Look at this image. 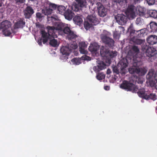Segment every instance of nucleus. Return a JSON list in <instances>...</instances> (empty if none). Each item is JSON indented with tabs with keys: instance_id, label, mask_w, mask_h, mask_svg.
<instances>
[{
	"instance_id": "41",
	"label": "nucleus",
	"mask_w": 157,
	"mask_h": 157,
	"mask_svg": "<svg viewBox=\"0 0 157 157\" xmlns=\"http://www.w3.org/2000/svg\"><path fill=\"white\" fill-rule=\"evenodd\" d=\"M79 48H85L87 47V45L85 42H82L79 43Z\"/></svg>"
},
{
	"instance_id": "12",
	"label": "nucleus",
	"mask_w": 157,
	"mask_h": 157,
	"mask_svg": "<svg viewBox=\"0 0 157 157\" xmlns=\"http://www.w3.org/2000/svg\"><path fill=\"white\" fill-rule=\"evenodd\" d=\"M63 33L67 34V38L69 40L75 39L77 36L74 32L72 31L68 27H65L63 29Z\"/></svg>"
},
{
	"instance_id": "53",
	"label": "nucleus",
	"mask_w": 157,
	"mask_h": 157,
	"mask_svg": "<svg viewBox=\"0 0 157 157\" xmlns=\"http://www.w3.org/2000/svg\"><path fill=\"white\" fill-rule=\"evenodd\" d=\"M2 4L0 2V7L2 6Z\"/></svg>"
},
{
	"instance_id": "5",
	"label": "nucleus",
	"mask_w": 157,
	"mask_h": 157,
	"mask_svg": "<svg viewBox=\"0 0 157 157\" xmlns=\"http://www.w3.org/2000/svg\"><path fill=\"white\" fill-rule=\"evenodd\" d=\"M77 48V46L72 44H69L67 46H63L60 49V52L62 54V57L65 59L68 58L67 56L70 54L72 50Z\"/></svg>"
},
{
	"instance_id": "49",
	"label": "nucleus",
	"mask_w": 157,
	"mask_h": 157,
	"mask_svg": "<svg viewBox=\"0 0 157 157\" xmlns=\"http://www.w3.org/2000/svg\"><path fill=\"white\" fill-rule=\"evenodd\" d=\"M111 73V71L110 69H108L107 71V74H109Z\"/></svg>"
},
{
	"instance_id": "20",
	"label": "nucleus",
	"mask_w": 157,
	"mask_h": 157,
	"mask_svg": "<svg viewBox=\"0 0 157 157\" xmlns=\"http://www.w3.org/2000/svg\"><path fill=\"white\" fill-rule=\"evenodd\" d=\"M86 19L88 20V22H90V23L94 25H95L99 23L98 19L94 15H88Z\"/></svg>"
},
{
	"instance_id": "38",
	"label": "nucleus",
	"mask_w": 157,
	"mask_h": 157,
	"mask_svg": "<svg viewBox=\"0 0 157 157\" xmlns=\"http://www.w3.org/2000/svg\"><path fill=\"white\" fill-rule=\"evenodd\" d=\"M133 42L136 44L140 45L143 43L144 41L141 39H136L135 40L133 41Z\"/></svg>"
},
{
	"instance_id": "18",
	"label": "nucleus",
	"mask_w": 157,
	"mask_h": 157,
	"mask_svg": "<svg viewBox=\"0 0 157 157\" xmlns=\"http://www.w3.org/2000/svg\"><path fill=\"white\" fill-rule=\"evenodd\" d=\"M157 53V51L153 47H148L146 52V55L149 57H151L155 55Z\"/></svg>"
},
{
	"instance_id": "10",
	"label": "nucleus",
	"mask_w": 157,
	"mask_h": 157,
	"mask_svg": "<svg viewBox=\"0 0 157 157\" xmlns=\"http://www.w3.org/2000/svg\"><path fill=\"white\" fill-rule=\"evenodd\" d=\"M136 10V7L134 6L130 5L128 6L127 11V14L129 19L134 18L136 16L135 11Z\"/></svg>"
},
{
	"instance_id": "35",
	"label": "nucleus",
	"mask_w": 157,
	"mask_h": 157,
	"mask_svg": "<svg viewBox=\"0 0 157 157\" xmlns=\"http://www.w3.org/2000/svg\"><path fill=\"white\" fill-rule=\"evenodd\" d=\"M84 25V28L86 30L89 29L93 25L90 23V22H88V20L87 19L86 21H85Z\"/></svg>"
},
{
	"instance_id": "3",
	"label": "nucleus",
	"mask_w": 157,
	"mask_h": 157,
	"mask_svg": "<svg viewBox=\"0 0 157 157\" xmlns=\"http://www.w3.org/2000/svg\"><path fill=\"white\" fill-rule=\"evenodd\" d=\"M131 60L130 57H126L125 58L121 59L118 63V66L120 69V73L121 74H125L127 72V67Z\"/></svg>"
},
{
	"instance_id": "28",
	"label": "nucleus",
	"mask_w": 157,
	"mask_h": 157,
	"mask_svg": "<svg viewBox=\"0 0 157 157\" xmlns=\"http://www.w3.org/2000/svg\"><path fill=\"white\" fill-rule=\"evenodd\" d=\"M66 8L63 6H58L57 8V12L62 15H63L66 11Z\"/></svg>"
},
{
	"instance_id": "31",
	"label": "nucleus",
	"mask_w": 157,
	"mask_h": 157,
	"mask_svg": "<svg viewBox=\"0 0 157 157\" xmlns=\"http://www.w3.org/2000/svg\"><path fill=\"white\" fill-rule=\"evenodd\" d=\"M47 4L48 6V8L51 10L52 11L53 10H55L57 8L58 6L56 4L49 2H47Z\"/></svg>"
},
{
	"instance_id": "22",
	"label": "nucleus",
	"mask_w": 157,
	"mask_h": 157,
	"mask_svg": "<svg viewBox=\"0 0 157 157\" xmlns=\"http://www.w3.org/2000/svg\"><path fill=\"white\" fill-rule=\"evenodd\" d=\"M130 35L134 37H140L143 35V30L141 29L138 31L132 29L130 31Z\"/></svg>"
},
{
	"instance_id": "15",
	"label": "nucleus",
	"mask_w": 157,
	"mask_h": 157,
	"mask_svg": "<svg viewBox=\"0 0 157 157\" xmlns=\"http://www.w3.org/2000/svg\"><path fill=\"white\" fill-rule=\"evenodd\" d=\"M96 4H98L97 8L99 16L102 17L106 16L107 14V10L100 2H98Z\"/></svg>"
},
{
	"instance_id": "21",
	"label": "nucleus",
	"mask_w": 157,
	"mask_h": 157,
	"mask_svg": "<svg viewBox=\"0 0 157 157\" xmlns=\"http://www.w3.org/2000/svg\"><path fill=\"white\" fill-rule=\"evenodd\" d=\"M25 19L23 18L18 19L17 22L14 24L15 27L17 28H22L25 26Z\"/></svg>"
},
{
	"instance_id": "52",
	"label": "nucleus",
	"mask_w": 157,
	"mask_h": 157,
	"mask_svg": "<svg viewBox=\"0 0 157 157\" xmlns=\"http://www.w3.org/2000/svg\"><path fill=\"white\" fill-rule=\"evenodd\" d=\"M4 0H0V2L3 4V2H4Z\"/></svg>"
},
{
	"instance_id": "4",
	"label": "nucleus",
	"mask_w": 157,
	"mask_h": 157,
	"mask_svg": "<svg viewBox=\"0 0 157 157\" xmlns=\"http://www.w3.org/2000/svg\"><path fill=\"white\" fill-rule=\"evenodd\" d=\"M63 25L60 23L58 24L56 28L50 26H48L47 27L48 34L50 36L54 38L57 37L58 31L63 30Z\"/></svg>"
},
{
	"instance_id": "37",
	"label": "nucleus",
	"mask_w": 157,
	"mask_h": 157,
	"mask_svg": "<svg viewBox=\"0 0 157 157\" xmlns=\"http://www.w3.org/2000/svg\"><path fill=\"white\" fill-rule=\"evenodd\" d=\"M113 72L116 74H118L119 73H120V69L118 66V64L117 66L113 67Z\"/></svg>"
},
{
	"instance_id": "19",
	"label": "nucleus",
	"mask_w": 157,
	"mask_h": 157,
	"mask_svg": "<svg viewBox=\"0 0 157 157\" xmlns=\"http://www.w3.org/2000/svg\"><path fill=\"white\" fill-rule=\"evenodd\" d=\"M147 41L150 45H153L157 43V36L155 35L149 36L147 38Z\"/></svg>"
},
{
	"instance_id": "33",
	"label": "nucleus",
	"mask_w": 157,
	"mask_h": 157,
	"mask_svg": "<svg viewBox=\"0 0 157 157\" xmlns=\"http://www.w3.org/2000/svg\"><path fill=\"white\" fill-rule=\"evenodd\" d=\"M42 12L43 13H44L45 15H47V16H50V15L52 13V10L50 9L49 8L48 9L45 8L43 9L42 10Z\"/></svg>"
},
{
	"instance_id": "36",
	"label": "nucleus",
	"mask_w": 157,
	"mask_h": 157,
	"mask_svg": "<svg viewBox=\"0 0 157 157\" xmlns=\"http://www.w3.org/2000/svg\"><path fill=\"white\" fill-rule=\"evenodd\" d=\"M49 44L51 46L54 47H56L58 46L57 40L54 39L51 40H50Z\"/></svg>"
},
{
	"instance_id": "27",
	"label": "nucleus",
	"mask_w": 157,
	"mask_h": 157,
	"mask_svg": "<svg viewBox=\"0 0 157 157\" xmlns=\"http://www.w3.org/2000/svg\"><path fill=\"white\" fill-rule=\"evenodd\" d=\"M136 10L138 13L139 15L140 16H143L145 14L146 10L144 7L140 6H138L136 9Z\"/></svg>"
},
{
	"instance_id": "42",
	"label": "nucleus",
	"mask_w": 157,
	"mask_h": 157,
	"mask_svg": "<svg viewBox=\"0 0 157 157\" xmlns=\"http://www.w3.org/2000/svg\"><path fill=\"white\" fill-rule=\"evenodd\" d=\"M81 59L82 60H90L91 59V58L90 57H89L86 55H84L82 56Z\"/></svg>"
},
{
	"instance_id": "30",
	"label": "nucleus",
	"mask_w": 157,
	"mask_h": 157,
	"mask_svg": "<svg viewBox=\"0 0 157 157\" xmlns=\"http://www.w3.org/2000/svg\"><path fill=\"white\" fill-rule=\"evenodd\" d=\"M47 22L49 24L53 25L55 23V21L56 20V18L51 16H48L47 17Z\"/></svg>"
},
{
	"instance_id": "45",
	"label": "nucleus",
	"mask_w": 157,
	"mask_h": 157,
	"mask_svg": "<svg viewBox=\"0 0 157 157\" xmlns=\"http://www.w3.org/2000/svg\"><path fill=\"white\" fill-rule=\"evenodd\" d=\"M132 50L135 52H138L139 51V49L137 47L134 46L132 47Z\"/></svg>"
},
{
	"instance_id": "34",
	"label": "nucleus",
	"mask_w": 157,
	"mask_h": 157,
	"mask_svg": "<svg viewBox=\"0 0 157 157\" xmlns=\"http://www.w3.org/2000/svg\"><path fill=\"white\" fill-rule=\"evenodd\" d=\"M113 2L116 3L117 5L121 6H123L124 2L126 3L127 2V0H113Z\"/></svg>"
},
{
	"instance_id": "32",
	"label": "nucleus",
	"mask_w": 157,
	"mask_h": 157,
	"mask_svg": "<svg viewBox=\"0 0 157 157\" xmlns=\"http://www.w3.org/2000/svg\"><path fill=\"white\" fill-rule=\"evenodd\" d=\"M105 75L103 72H99L97 74L96 77L97 79L99 81L104 79Z\"/></svg>"
},
{
	"instance_id": "8",
	"label": "nucleus",
	"mask_w": 157,
	"mask_h": 157,
	"mask_svg": "<svg viewBox=\"0 0 157 157\" xmlns=\"http://www.w3.org/2000/svg\"><path fill=\"white\" fill-rule=\"evenodd\" d=\"M77 3L73 4L71 7L72 11L78 12L81 8L86 7L87 5L86 0H76Z\"/></svg>"
},
{
	"instance_id": "50",
	"label": "nucleus",
	"mask_w": 157,
	"mask_h": 157,
	"mask_svg": "<svg viewBox=\"0 0 157 157\" xmlns=\"http://www.w3.org/2000/svg\"><path fill=\"white\" fill-rule=\"evenodd\" d=\"M134 3L136 4L140 2V0H133Z\"/></svg>"
},
{
	"instance_id": "44",
	"label": "nucleus",
	"mask_w": 157,
	"mask_h": 157,
	"mask_svg": "<svg viewBox=\"0 0 157 157\" xmlns=\"http://www.w3.org/2000/svg\"><path fill=\"white\" fill-rule=\"evenodd\" d=\"M136 22L137 24H140L142 22V19L140 17H138L136 19Z\"/></svg>"
},
{
	"instance_id": "43",
	"label": "nucleus",
	"mask_w": 157,
	"mask_h": 157,
	"mask_svg": "<svg viewBox=\"0 0 157 157\" xmlns=\"http://www.w3.org/2000/svg\"><path fill=\"white\" fill-rule=\"evenodd\" d=\"M146 1L149 6L152 5L155 3V0H146Z\"/></svg>"
},
{
	"instance_id": "51",
	"label": "nucleus",
	"mask_w": 157,
	"mask_h": 157,
	"mask_svg": "<svg viewBox=\"0 0 157 157\" xmlns=\"http://www.w3.org/2000/svg\"><path fill=\"white\" fill-rule=\"evenodd\" d=\"M104 89L106 90H108L109 89V87L108 86H106L105 87Z\"/></svg>"
},
{
	"instance_id": "1",
	"label": "nucleus",
	"mask_w": 157,
	"mask_h": 157,
	"mask_svg": "<svg viewBox=\"0 0 157 157\" xmlns=\"http://www.w3.org/2000/svg\"><path fill=\"white\" fill-rule=\"evenodd\" d=\"M120 87L127 91L137 93L139 97L146 100L152 99L154 101L156 99L155 94L150 93L149 91L146 92L144 88L139 90L135 84L126 80L123 82L120 85Z\"/></svg>"
},
{
	"instance_id": "14",
	"label": "nucleus",
	"mask_w": 157,
	"mask_h": 157,
	"mask_svg": "<svg viewBox=\"0 0 157 157\" xmlns=\"http://www.w3.org/2000/svg\"><path fill=\"white\" fill-rule=\"evenodd\" d=\"M97 62L98 65L97 66H94L93 68V70L97 74L99 73L98 72L106 68V64L102 61H98Z\"/></svg>"
},
{
	"instance_id": "17",
	"label": "nucleus",
	"mask_w": 157,
	"mask_h": 157,
	"mask_svg": "<svg viewBox=\"0 0 157 157\" xmlns=\"http://www.w3.org/2000/svg\"><path fill=\"white\" fill-rule=\"evenodd\" d=\"M146 78L147 79L149 80H157V71H155L151 69L146 75Z\"/></svg>"
},
{
	"instance_id": "29",
	"label": "nucleus",
	"mask_w": 157,
	"mask_h": 157,
	"mask_svg": "<svg viewBox=\"0 0 157 157\" xmlns=\"http://www.w3.org/2000/svg\"><path fill=\"white\" fill-rule=\"evenodd\" d=\"M149 16L154 18H157V11L155 10H150L148 12Z\"/></svg>"
},
{
	"instance_id": "24",
	"label": "nucleus",
	"mask_w": 157,
	"mask_h": 157,
	"mask_svg": "<svg viewBox=\"0 0 157 157\" xmlns=\"http://www.w3.org/2000/svg\"><path fill=\"white\" fill-rule=\"evenodd\" d=\"M99 46L96 43L90 44L89 48V50L91 52L95 53L99 49Z\"/></svg>"
},
{
	"instance_id": "48",
	"label": "nucleus",
	"mask_w": 157,
	"mask_h": 157,
	"mask_svg": "<svg viewBox=\"0 0 157 157\" xmlns=\"http://www.w3.org/2000/svg\"><path fill=\"white\" fill-rule=\"evenodd\" d=\"M117 36H118V35H117V33H114L113 34V38L114 39H117Z\"/></svg>"
},
{
	"instance_id": "39",
	"label": "nucleus",
	"mask_w": 157,
	"mask_h": 157,
	"mask_svg": "<svg viewBox=\"0 0 157 157\" xmlns=\"http://www.w3.org/2000/svg\"><path fill=\"white\" fill-rule=\"evenodd\" d=\"M149 80V84L151 86H155L156 82H157V80L155 79H152Z\"/></svg>"
},
{
	"instance_id": "7",
	"label": "nucleus",
	"mask_w": 157,
	"mask_h": 157,
	"mask_svg": "<svg viewBox=\"0 0 157 157\" xmlns=\"http://www.w3.org/2000/svg\"><path fill=\"white\" fill-rule=\"evenodd\" d=\"M11 24L10 23L7 21H3L0 24V29H2L3 34L6 36H9L11 33L10 29Z\"/></svg>"
},
{
	"instance_id": "47",
	"label": "nucleus",
	"mask_w": 157,
	"mask_h": 157,
	"mask_svg": "<svg viewBox=\"0 0 157 157\" xmlns=\"http://www.w3.org/2000/svg\"><path fill=\"white\" fill-rule=\"evenodd\" d=\"M36 17L37 18H41L43 17V16L41 13L38 12L36 14Z\"/></svg>"
},
{
	"instance_id": "16",
	"label": "nucleus",
	"mask_w": 157,
	"mask_h": 157,
	"mask_svg": "<svg viewBox=\"0 0 157 157\" xmlns=\"http://www.w3.org/2000/svg\"><path fill=\"white\" fill-rule=\"evenodd\" d=\"M34 13V11L32 7L29 6H27L24 10V15L25 18H30Z\"/></svg>"
},
{
	"instance_id": "13",
	"label": "nucleus",
	"mask_w": 157,
	"mask_h": 157,
	"mask_svg": "<svg viewBox=\"0 0 157 157\" xmlns=\"http://www.w3.org/2000/svg\"><path fill=\"white\" fill-rule=\"evenodd\" d=\"M117 22L120 25H123L126 23L127 17L123 14H118L115 17Z\"/></svg>"
},
{
	"instance_id": "46",
	"label": "nucleus",
	"mask_w": 157,
	"mask_h": 157,
	"mask_svg": "<svg viewBox=\"0 0 157 157\" xmlns=\"http://www.w3.org/2000/svg\"><path fill=\"white\" fill-rule=\"evenodd\" d=\"M84 49V48H79V51L81 53L85 54L87 53V52Z\"/></svg>"
},
{
	"instance_id": "11",
	"label": "nucleus",
	"mask_w": 157,
	"mask_h": 157,
	"mask_svg": "<svg viewBox=\"0 0 157 157\" xmlns=\"http://www.w3.org/2000/svg\"><path fill=\"white\" fill-rule=\"evenodd\" d=\"M41 38L38 40L37 43L40 46L42 45V42L44 44H45L48 41L49 39V36L45 30H42L41 31Z\"/></svg>"
},
{
	"instance_id": "23",
	"label": "nucleus",
	"mask_w": 157,
	"mask_h": 157,
	"mask_svg": "<svg viewBox=\"0 0 157 157\" xmlns=\"http://www.w3.org/2000/svg\"><path fill=\"white\" fill-rule=\"evenodd\" d=\"M63 15L66 19L68 20H70L73 17L75 14L72 10L69 9H67Z\"/></svg>"
},
{
	"instance_id": "2",
	"label": "nucleus",
	"mask_w": 157,
	"mask_h": 157,
	"mask_svg": "<svg viewBox=\"0 0 157 157\" xmlns=\"http://www.w3.org/2000/svg\"><path fill=\"white\" fill-rule=\"evenodd\" d=\"M143 63L141 61L134 59L132 66L128 69L129 72L131 74H136L141 76L145 75L147 71L146 69L144 67H139Z\"/></svg>"
},
{
	"instance_id": "6",
	"label": "nucleus",
	"mask_w": 157,
	"mask_h": 157,
	"mask_svg": "<svg viewBox=\"0 0 157 157\" xmlns=\"http://www.w3.org/2000/svg\"><path fill=\"white\" fill-rule=\"evenodd\" d=\"M100 54L103 57H105L107 59V62H106L108 64H110L111 63V58L114 57L117 55V52L110 51L108 49L101 50Z\"/></svg>"
},
{
	"instance_id": "25",
	"label": "nucleus",
	"mask_w": 157,
	"mask_h": 157,
	"mask_svg": "<svg viewBox=\"0 0 157 157\" xmlns=\"http://www.w3.org/2000/svg\"><path fill=\"white\" fill-rule=\"evenodd\" d=\"M73 20L77 25H81L83 22L82 16L81 15H76L73 18Z\"/></svg>"
},
{
	"instance_id": "40",
	"label": "nucleus",
	"mask_w": 157,
	"mask_h": 157,
	"mask_svg": "<svg viewBox=\"0 0 157 157\" xmlns=\"http://www.w3.org/2000/svg\"><path fill=\"white\" fill-rule=\"evenodd\" d=\"M71 61L73 63L76 65H78L80 63V59L77 58H74L73 59L71 60Z\"/></svg>"
},
{
	"instance_id": "9",
	"label": "nucleus",
	"mask_w": 157,
	"mask_h": 157,
	"mask_svg": "<svg viewBox=\"0 0 157 157\" xmlns=\"http://www.w3.org/2000/svg\"><path fill=\"white\" fill-rule=\"evenodd\" d=\"M101 38L102 42L106 46L111 48L114 46V41L112 38L106 35L102 34L101 35Z\"/></svg>"
},
{
	"instance_id": "55",
	"label": "nucleus",
	"mask_w": 157,
	"mask_h": 157,
	"mask_svg": "<svg viewBox=\"0 0 157 157\" xmlns=\"http://www.w3.org/2000/svg\"><path fill=\"white\" fill-rule=\"evenodd\" d=\"M156 104H157V102H156Z\"/></svg>"
},
{
	"instance_id": "26",
	"label": "nucleus",
	"mask_w": 157,
	"mask_h": 157,
	"mask_svg": "<svg viewBox=\"0 0 157 157\" xmlns=\"http://www.w3.org/2000/svg\"><path fill=\"white\" fill-rule=\"evenodd\" d=\"M150 29L149 31L150 32H155L157 31V24L155 22H151L150 24Z\"/></svg>"
},
{
	"instance_id": "54",
	"label": "nucleus",
	"mask_w": 157,
	"mask_h": 157,
	"mask_svg": "<svg viewBox=\"0 0 157 157\" xmlns=\"http://www.w3.org/2000/svg\"><path fill=\"white\" fill-rule=\"evenodd\" d=\"M155 109H156V110H157V106H156V107Z\"/></svg>"
}]
</instances>
